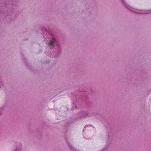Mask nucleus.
I'll list each match as a JSON object with an SVG mask.
<instances>
[{
    "label": "nucleus",
    "mask_w": 151,
    "mask_h": 151,
    "mask_svg": "<svg viewBox=\"0 0 151 151\" xmlns=\"http://www.w3.org/2000/svg\"><path fill=\"white\" fill-rule=\"evenodd\" d=\"M48 37L49 40L48 43V50L49 48L51 49L54 55H50V58L59 57L62 52L60 45L55 39L54 32L49 28H48Z\"/></svg>",
    "instance_id": "f257e3e1"
},
{
    "label": "nucleus",
    "mask_w": 151,
    "mask_h": 151,
    "mask_svg": "<svg viewBox=\"0 0 151 151\" xmlns=\"http://www.w3.org/2000/svg\"><path fill=\"white\" fill-rule=\"evenodd\" d=\"M78 91L82 92L79 95H78L76 97V101L77 103H78L80 102V104H83V102L86 104H88V100L86 92H83L84 90L81 89V88L79 89Z\"/></svg>",
    "instance_id": "f03ea898"
},
{
    "label": "nucleus",
    "mask_w": 151,
    "mask_h": 151,
    "mask_svg": "<svg viewBox=\"0 0 151 151\" xmlns=\"http://www.w3.org/2000/svg\"><path fill=\"white\" fill-rule=\"evenodd\" d=\"M95 113H88L87 111H82L81 112L80 118H86L89 116H91L95 115Z\"/></svg>",
    "instance_id": "7ed1b4c3"
},
{
    "label": "nucleus",
    "mask_w": 151,
    "mask_h": 151,
    "mask_svg": "<svg viewBox=\"0 0 151 151\" xmlns=\"http://www.w3.org/2000/svg\"><path fill=\"white\" fill-rule=\"evenodd\" d=\"M122 2V4H123V5L125 7L127 8V9L129 10H130V8H132L133 9V8H132L130 7L128 4H127L126 2L124 1V0H120Z\"/></svg>",
    "instance_id": "20e7f679"
},
{
    "label": "nucleus",
    "mask_w": 151,
    "mask_h": 151,
    "mask_svg": "<svg viewBox=\"0 0 151 151\" xmlns=\"http://www.w3.org/2000/svg\"><path fill=\"white\" fill-rule=\"evenodd\" d=\"M66 142L67 144H68V146H69V148L72 151H78V150H77L75 149L72 145H70V143L69 141H68V140H66Z\"/></svg>",
    "instance_id": "39448f33"
},
{
    "label": "nucleus",
    "mask_w": 151,
    "mask_h": 151,
    "mask_svg": "<svg viewBox=\"0 0 151 151\" xmlns=\"http://www.w3.org/2000/svg\"><path fill=\"white\" fill-rule=\"evenodd\" d=\"M77 108V106H73L72 107V108H71V110H74V109H75Z\"/></svg>",
    "instance_id": "423d86ee"
},
{
    "label": "nucleus",
    "mask_w": 151,
    "mask_h": 151,
    "mask_svg": "<svg viewBox=\"0 0 151 151\" xmlns=\"http://www.w3.org/2000/svg\"><path fill=\"white\" fill-rule=\"evenodd\" d=\"M88 127V126L87 125H86L85 127H84V129H83V131H84V129L86 127Z\"/></svg>",
    "instance_id": "0eeeda50"
},
{
    "label": "nucleus",
    "mask_w": 151,
    "mask_h": 151,
    "mask_svg": "<svg viewBox=\"0 0 151 151\" xmlns=\"http://www.w3.org/2000/svg\"><path fill=\"white\" fill-rule=\"evenodd\" d=\"M127 82L128 83H130L129 82V80H127Z\"/></svg>",
    "instance_id": "6e6552de"
},
{
    "label": "nucleus",
    "mask_w": 151,
    "mask_h": 151,
    "mask_svg": "<svg viewBox=\"0 0 151 151\" xmlns=\"http://www.w3.org/2000/svg\"><path fill=\"white\" fill-rule=\"evenodd\" d=\"M50 50H48V53L49 52Z\"/></svg>",
    "instance_id": "1a4fd4ad"
},
{
    "label": "nucleus",
    "mask_w": 151,
    "mask_h": 151,
    "mask_svg": "<svg viewBox=\"0 0 151 151\" xmlns=\"http://www.w3.org/2000/svg\"><path fill=\"white\" fill-rule=\"evenodd\" d=\"M51 52V51L50 50V53H50V52Z\"/></svg>",
    "instance_id": "9d476101"
},
{
    "label": "nucleus",
    "mask_w": 151,
    "mask_h": 151,
    "mask_svg": "<svg viewBox=\"0 0 151 151\" xmlns=\"http://www.w3.org/2000/svg\"><path fill=\"white\" fill-rule=\"evenodd\" d=\"M131 11H132V10H131Z\"/></svg>",
    "instance_id": "9b49d317"
},
{
    "label": "nucleus",
    "mask_w": 151,
    "mask_h": 151,
    "mask_svg": "<svg viewBox=\"0 0 151 151\" xmlns=\"http://www.w3.org/2000/svg\"><path fill=\"white\" fill-rule=\"evenodd\" d=\"M131 11H132V10H131Z\"/></svg>",
    "instance_id": "f8f14e48"
},
{
    "label": "nucleus",
    "mask_w": 151,
    "mask_h": 151,
    "mask_svg": "<svg viewBox=\"0 0 151 151\" xmlns=\"http://www.w3.org/2000/svg\"><path fill=\"white\" fill-rule=\"evenodd\" d=\"M131 11H132V10H131Z\"/></svg>",
    "instance_id": "ddd939ff"
}]
</instances>
